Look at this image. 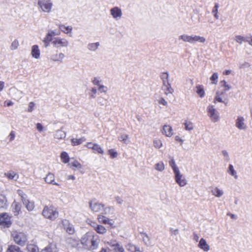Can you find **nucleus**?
<instances>
[{"instance_id": "obj_1", "label": "nucleus", "mask_w": 252, "mask_h": 252, "mask_svg": "<svg viewBox=\"0 0 252 252\" xmlns=\"http://www.w3.org/2000/svg\"><path fill=\"white\" fill-rule=\"evenodd\" d=\"M81 243L87 249L92 250H95L98 246V237L91 233H87L82 237Z\"/></svg>"}, {"instance_id": "obj_2", "label": "nucleus", "mask_w": 252, "mask_h": 252, "mask_svg": "<svg viewBox=\"0 0 252 252\" xmlns=\"http://www.w3.org/2000/svg\"><path fill=\"white\" fill-rule=\"evenodd\" d=\"M179 39L185 42H188L190 44H195L196 42L203 43L206 41V39L203 36H200L197 35H188L183 34L179 36Z\"/></svg>"}, {"instance_id": "obj_3", "label": "nucleus", "mask_w": 252, "mask_h": 252, "mask_svg": "<svg viewBox=\"0 0 252 252\" xmlns=\"http://www.w3.org/2000/svg\"><path fill=\"white\" fill-rule=\"evenodd\" d=\"M12 236L15 242L20 246L25 245L27 241L26 235L21 232L13 231L12 232Z\"/></svg>"}, {"instance_id": "obj_4", "label": "nucleus", "mask_w": 252, "mask_h": 252, "mask_svg": "<svg viewBox=\"0 0 252 252\" xmlns=\"http://www.w3.org/2000/svg\"><path fill=\"white\" fill-rule=\"evenodd\" d=\"M43 215L46 218L50 220H55L58 217V212L52 206L45 207L43 212Z\"/></svg>"}, {"instance_id": "obj_5", "label": "nucleus", "mask_w": 252, "mask_h": 252, "mask_svg": "<svg viewBox=\"0 0 252 252\" xmlns=\"http://www.w3.org/2000/svg\"><path fill=\"white\" fill-rule=\"evenodd\" d=\"M52 44L55 48L60 49L68 47L69 42L66 38L57 37L53 39Z\"/></svg>"}, {"instance_id": "obj_6", "label": "nucleus", "mask_w": 252, "mask_h": 252, "mask_svg": "<svg viewBox=\"0 0 252 252\" xmlns=\"http://www.w3.org/2000/svg\"><path fill=\"white\" fill-rule=\"evenodd\" d=\"M37 4L44 12L50 13L53 4L50 0H38Z\"/></svg>"}, {"instance_id": "obj_7", "label": "nucleus", "mask_w": 252, "mask_h": 252, "mask_svg": "<svg viewBox=\"0 0 252 252\" xmlns=\"http://www.w3.org/2000/svg\"><path fill=\"white\" fill-rule=\"evenodd\" d=\"M208 115L213 122H218L220 119L219 112L212 105H209L207 108Z\"/></svg>"}, {"instance_id": "obj_8", "label": "nucleus", "mask_w": 252, "mask_h": 252, "mask_svg": "<svg viewBox=\"0 0 252 252\" xmlns=\"http://www.w3.org/2000/svg\"><path fill=\"white\" fill-rule=\"evenodd\" d=\"M11 224V217L6 213H0V226L9 227Z\"/></svg>"}, {"instance_id": "obj_9", "label": "nucleus", "mask_w": 252, "mask_h": 252, "mask_svg": "<svg viewBox=\"0 0 252 252\" xmlns=\"http://www.w3.org/2000/svg\"><path fill=\"white\" fill-rule=\"evenodd\" d=\"M174 174L175 181L180 187H183L187 184L188 181L187 179L181 173L180 170L174 173Z\"/></svg>"}, {"instance_id": "obj_10", "label": "nucleus", "mask_w": 252, "mask_h": 252, "mask_svg": "<svg viewBox=\"0 0 252 252\" xmlns=\"http://www.w3.org/2000/svg\"><path fill=\"white\" fill-rule=\"evenodd\" d=\"M110 15L115 20H120L123 16L122 10L118 7H114L110 10Z\"/></svg>"}, {"instance_id": "obj_11", "label": "nucleus", "mask_w": 252, "mask_h": 252, "mask_svg": "<svg viewBox=\"0 0 252 252\" xmlns=\"http://www.w3.org/2000/svg\"><path fill=\"white\" fill-rule=\"evenodd\" d=\"M236 127L241 130H245L247 128V126L245 123V120L243 117L238 116L235 121Z\"/></svg>"}, {"instance_id": "obj_12", "label": "nucleus", "mask_w": 252, "mask_h": 252, "mask_svg": "<svg viewBox=\"0 0 252 252\" xmlns=\"http://www.w3.org/2000/svg\"><path fill=\"white\" fill-rule=\"evenodd\" d=\"M97 220L100 223L105 224H109L112 228H115L116 225L114 224V221L113 220H110L108 218L102 215H99L97 217Z\"/></svg>"}, {"instance_id": "obj_13", "label": "nucleus", "mask_w": 252, "mask_h": 252, "mask_svg": "<svg viewBox=\"0 0 252 252\" xmlns=\"http://www.w3.org/2000/svg\"><path fill=\"white\" fill-rule=\"evenodd\" d=\"M89 207L93 212L97 213L104 208V205L97 202L90 201L89 202Z\"/></svg>"}, {"instance_id": "obj_14", "label": "nucleus", "mask_w": 252, "mask_h": 252, "mask_svg": "<svg viewBox=\"0 0 252 252\" xmlns=\"http://www.w3.org/2000/svg\"><path fill=\"white\" fill-rule=\"evenodd\" d=\"M62 224L64 229L69 234H73L75 232V229L73 225L71 224L67 220H64L62 221Z\"/></svg>"}, {"instance_id": "obj_15", "label": "nucleus", "mask_w": 252, "mask_h": 252, "mask_svg": "<svg viewBox=\"0 0 252 252\" xmlns=\"http://www.w3.org/2000/svg\"><path fill=\"white\" fill-rule=\"evenodd\" d=\"M31 55L33 58L36 59H38L40 58V53L37 45H34L32 46Z\"/></svg>"}, {"instance_id": "obj_16", "label": "nucleus", "mask_w": 252, "mask_h": 252, "mask_svg": "<svg viewBox=\"0 0 252 252\" xmlns=\"http://www.w3.org/2000/svg\"><path fill=\"white\" fill-rule=\"evenodd\" d=\"M54 175L51 173H49L44 178L45 182L47 184H53L54 185L59 186V184L54 182Z\"/></svg>"}, {"instance_id": "obj_17", "label": "nucleus", "mask_w": 252, "mask_h": 252, "mask_svg": "<svg viewBox=\"0 0 252 252\" xmlns=\"http://www.w3.org/2000/svg\"><path fill=\"white\" fill-rule=\"evenodd\" d=\"M198 247L205 252H208L210 250L209 246L203 238L200 240Z\"/></svg>"}, {"instance_id": "obj_18", "label": "nucleus", "mask_w": 252, "mask_h": 252, "mask_svg": "<svg viewBox=\"0 0 252 252\" xmlns=\"http://www.w3.org/2000/svg\"><path fill=\"white\" fill-rule=\"evenodd\" d=\"M64 57L65 56L63 53H56L51 56V60L54 62H62Z\"/></svg>"}, {"instance_id": "obj_19", "label": "nucleus", "mask_w": 252, "mask_h": 252, "mask_svg": "<svg viewBox=\"0 0 252 252\" xmlns=\"http://www.w3.org/2000/svg\"><path fill=\"white\" fill-rule=\"evenodd\" d=\"M162 133L167 137H171L173 134V129L169 125H165L163 127Z\"/></svg>"}, {"instance_id": "obj_20", "label": "nucleus", "mask_w": 252, "mask_h": 252, "mask_svg": "<svg viewBox=\"0 0 252 252\" xmlns=\"http://www.w3.org/2000/svg\"><path fill=\"white\" fill-rule=\"evenodd\" d=\"M11 207L14 215H18L21 211V204L16 201H14L12 204Z\"/></svg>"}, {"instance_id": "obj_21", "label": "nucleus", "mask_w": 252, "mask_h": 252, "mask_svg": "<svg viewBox=\"0 0 252 252\" xmlns=\"http://www.w3.org/2000/svg\"><path fill=\"white\" fill-rule=\"evenodd\" d=\"M100 43L98 42L95 43H90L87 46V49L91 52H95L98 49Z\"/></svg>"}, {"instance_id": "obj_22", "label": "nucleus", "mask_w": 252, "mask_h": 252, "mask_svg": "<svg viewBox=\"0 0 252 252\" xmlns=\"http://www.w3.org/2000/svg\"><path fill=\"white\" fill-rule=\"evenodd\" d=\"M22 202L28 211H32L33 210L34 208V204L33 201H30L28 198H27Z\"/></svg>"}, {"instance_id": "obj_23", "label": "nucleus", "mask_w": 252, "mask_h": 252, "mask_svg": "<svg viewBox=\"0 0 252 252\" xmlns=\"http://www.w3.org/2000/svg\"><path fill=\"white\" fill-rule=\"evenodd\" d=\"M213 195L216 197H221L224 194V191L222 189L218 187H215L211 191Z\"/></svg>"}, {"instance_id": "obj_24", "label": "nucleus", "mask_w": 252, "mask_h": 252, "mask_svg": "<svg viewBox=\"0 0 252 252\" xmlns=\"http://www.w3.org/2000/svg\"><path fill=\"white\" fill-rule=\"evenodd\" d=\"M68 166L69 168H72L73 170H75L76 169L80 170L82 168V166L79 161L76 160H74L72 162H71L68 164Z\"/></svg>"}, {"instance_id": "obj_25", "label": "nucleus", "mask_w": 252, "mask_h": 252, "mask_svg": "<svg viewBox=\"0 0 252 252\" xmlns=\"http://www.w3.org/2000/svg\"><path fill=\"white\" fill-rule=\"evenodd\" d=\"M195 89L196 93L200 97L202 98L205 96V93L202 85H198L196 86Z\"/></svg>"}, {"instance_id": "obj_26", "label": "nucleus", "mask_w": 252, "mask_h": 252, "mask_svg": "<svg viewBox=\"0 0 252 252\" xmlns=\"http://www.w3.org/2000/svg\"><path fill=\"white\" fill-rule=\"evenodd\" d=\"M59 29L65 34H68L72 32V28L71 26H65L64 25H59Z\"/></svg>"}, {"instance_id": "obj_27", "label": "nucleus", "mask_w": 252, "mask_h": 252, "mask_svg": "<svg viewBox=\"0 0 252 252\" xmlns=\"http://www.w3.org/2000/svg\"><path fill=\"white\" fill-rule=\"evenodd\" d=\"M126 248L129 252H140V248L136 246L129 243L126 246Z\"/></svg>"}, {"instance_id": "obj_28", "label": "nucleus", "mask_w": 252, "mask_h": 252, "mask_svg": "<svg viewBox=\"0 0 252 252\" xmlns=\"http://www.w3.org/2000/svg\"><path fill=\"white\" fill-rule=\"evenodd\" d=\"M65 133L61 129L57 130L54 135V137L58 139H62L65 137Z\"/></svg>"}, {"instance_id": "obj_29", "label": "nucleus", "mask_w": 252, "mask_h": 252, "mask_svg": "<svg viewBox=\"0 0 252 252\" xmlns=\"http://www.w3.org/2000/svg\"><path fill=\"white\" fill-rule=\"evenodd\" d=\"M86 141V138L85 137H82L79 139L77 138H72L71 140V144L72 146H76L82 144L83 142Z\"/></svg>"}, {"instance_id": "obj_30", "label": "nucleus", "mask_w": 252, "mask_h": 252, "mask_svg": "<svg viewBox=\"0 0 252 252\" xmlns=\"http://www.w3.org/2000/svg\"><path fill=\"white\" fill-rule=\"evenodd\" d=\"M227 172L232 176L234 177V178L235 179H237L238 178L237 172L236 170L234 169V167L232 164L229 165Z\"/></svg>"}, {"instance_id": "obj_31", "label": "nucleus", "mask_w": 252, "mask_h": 252, "mask_svg": "<svg viewBox=\"0 0 252 252\" xmlns=\"http://www.w3.org/2000/svg\"><path fill=\"white\" fill-rule=\"evenodd\" d=\"M10 91L11 93L12 94L13 97L14 98V99H19L21 97V96H19V94H22V92L21 91H19L17 89L15 88H13L10 89Z\"/></svg>"}, {"instance_id": "obj_32", "label": "nucleus", "mask_w": 252, "mask_h": 252, "mask_svg": "<svg viewBox=\"0 0 252 252\" xmlns=\"http://www.w3.org/2000/svg\"><path fill=\"white\" fill-rule=\"evenodd\" d=\"M142 240H143L144 243L147 246H152V242H151V239L147 234H146V233L142 234Z\"/></svg>"}, {"instance_id": "obj_33", "label": "nucleus", "mask_w": 252, "mask_h": 252, "mask_svg": "<svg viewBox=\"0 0 252 252\" xmlns=\"http://www.w3.org/2000/svg\"><path fill=\"white\" fill-rule=\"evenodd\" d=\"M56 246L54 244H50L41 250V252H55Z\"/></svg>"}, {"instance_id": "obj_34", "label": "nucleus", "mask_w": 252, "mask_h": 252, "mask_svg": "<svg viewBox=\"0 0 252 252\" xmlns=\"http://www.w3.org/2000/svg\"><path fill=\"white\" fill-rule=\"evenodd\" d=\"M155 169L159 172H163L165 169V165L162 161L157 163L155 166Z\"/></svg>"}, {"instance_id": "obj_35", "label": "nucleus", "mask_w": 252, "mask_h": 252, "mask_svg": "<svg viewBox=\"0 0 252 252\" xmlns=\"http://www.w3.org/2000/svg\"><path fill=\"white\" fill-rule=\"evenodd\" d=\"M61 159L62 161L64 163H68L69 161V158L68 154L65 152H63L61 154Z\"/></svg>"}, {"instance_id": "obj_36", "label": "nucleus", "mask_w": 252, "mask_h": 252, "mask_svg": "<svg viewBox=\"0 0 252 252\" xmlns=\"http://www.w3.org/2000/svg\"><path fill=\"white\" fill-rule=\"evenodd\" d=\"M184 125L185 126V128L186 130L191 131L194 128V125L190 121H186L184 123Z\"/></svg>"}, {"instance_id": "obj_37", "label": "nucleus", "mask_w": 252, "mask_h": 252, "mask_svg": "<svg viewBox=\"0 0 252 252\" xmlns=\"http://www.w3.org/2000/svg\"><path fill=\"white\" fill-rule=\"evenodd\" d=\"M5 175L9 179L13 180L15 181H16L19 177L18 175L14 172H10L5 174Z\"/></svg>"}, {"instance_id": "obj_38", "label": "nucleus", "mask_w": 252, "mask_h": 252, "mask_svg": "<svg viewBox=\"0 0 252 252\" xmlns=\"http://www.w3.org/2000/svg\"><path fill=\"white\" fill-rule=\"evenodd\" d=\"M94 230L96 231L97 233L101 234H103L105 233L107 231V229L104 226L99 224L97 225Z\"/></svg>"}, {"instance_id": "obj_39", "label": "nucleus", "mask_w": 252, "mask_h": 252, "mask_svg": "<svg viewBox=\"0 0 252 252\" xmlns=\"http://www.w3.org/2000/svg\"><path fill=\"white\" fill-rule=\"evenodd\" d=\"M6 252H22L20 249L14 245H10L9 246L8 249H7Z\"/></svg>"}, {"instance_id": "obj_40", "label": "nucleus", "mask_w": 252, "mask_h": 252, "mask_svg": "<svg viewBox=\"0 0 252 252\" xmlns=\"http://www.w3.org/2000/svg\"><path fill=\"white\" fill-rule=\"evenodd\" d=\"M169 74L167 72H163L161 75V78L163 84L167 85L169 84L168 81Z\"/></svg>"}, {"instance_id": "obj_41", "label": "nucleus", "mask_w": 252, "mask_h": 252, "mask_svg": "<svg viewBox=\"0 0 252 252\" xmlns=\"http://www.w3.org/2000/svg\"><path fill=\"white\" fill-rule=\"evenodd\" d=\"M66 243L71 247H75L78 244V241L75 238L69 237L66 239Z\"/></svg>"}, {"instance_id": "obj_42", "label": "nucleus", "mask_w": 252, "mask_h": 252, "mask_svg": "<svg viewBox=\"0 0 252 252\" xmlns=\"http://www.w3.org/2000/svg\"><path fill=\"white\" fill-rule=\"evenodd\" d=\"M93 150L94 151V153L101 155H103L104 153V150L102 149V147L96 143L95 145H94Z\"/></svg>"}, {"instance_id": "obj_43", "label": "nucleus", "mask_w": 252, "mask_h": 252, "mask_svg": "<svg viewBox=\"0 0 252 252\" xmlns=\"http://www.w3.org/2000/svg\"><path fill=\"white\" fill-rule=\"evenodd\" d=\"M7 199L4 195H0V209L4 208L6 206Z\"/></svg>"}, {"instance_id": "obj_44", "label": "nucleus", "mask_w": 252, "mask_h": 252, "mask_svg": "<svg viewBox=\"0 0 252 252\" xmlns=\"http://www.w3.org/2000/svg\"><path fill=\"white\" fill-rule=\"evenodd\" d=\"M169 165L173 170L174 173L179 171L178 167L176 166L175 160L172 158L169 161Z\"/></svg>"}, {"instance_id": "obj_45", "label": "nucleus", "mask_w": 252, "mask_h": 252, "mask_svg": "<svg viewBox=\"0 0 252 252\" xmlns=\"http://www.w3.org/2000/svg\"><path fill=\"white\" fill-rule=\"evenodd\" d=\"M113 251L114 252H126L123 247L119 243L113 248Z\"/></svg>"}, {"instance_id": "obj_46", "label": "nucleus", "mask_w": 252, "mask_h": 252, "mask_svg": "<svg viewBox=\"0 0 252 252\" xmlns=\"http://www.w3.org/2000/svg\"><path fill=\"white\" fill-rule=\"evenodd\" d=\"M19 46V41L17 39H15L12 42L10 48L11 50H15L18 49Z\"/></svg>"}, {"instance_id": "obj_47", "label": "nucleus", "mask_w": 252, "mask_h": 252, "mask_svg": "<svg viewBox=\"0 0 252 252\" xmlns=\"http://www.w3.org/2000/svg\"><path fill=\"white\" fill-rule=\"evenodd\" d=\"M114 209L113 207L108 206L104 209V215H112L114 214Z\"/></svg>"}, {"instance_id": "obj_48", "label": "nucleus", "mask_w": 252, "mask_h": 252, "mask_svg": "<svg viewBox=\"0 0 252 252\" xmlns=\"http://www.w3.org/2000/svg\"><path fill=\"white\" fill-rule=\"evenodd\" d=\"M154 147L157 149H159L162 146V143L159 139H155L153 141Z\"/></svg>"}, {"instance_id": "obj_49", "label": "nucleus", "mask_w": 252, "mask_h": 252, "mask_svg": "<svg viewBox=\"0 0 252 252\" xmlns=\"http://www.w3.org/2000/svg\"><path fill=\"white\" fill-rule=\"evenodd\" d=\"M251 66V64L248 62H243L242 63H240L239 64V68L240 69L246 70L249 68H250Z\"/></svg>"}, {"instance_id": "obj_50", "label": "nucleus", "mask_w": 252, "mask_h": 252, "mask_svg": "<svg viewBox=\"0 0 252 252\" xmlns=\"http://www.w3.org/2000/svg\"><path fill=\"white\" fill-rule=\"evenodd\" d=\"M218 8L219 4L218 3H216L212 10V13L214 14V16L216 19H218L219 18V15L218 14Z\"/></svg>"}, {"instance_id": "obj_51", "label": "nucleus", "mask_w": 252, "mask_h": 252, "mask_svg": "<svg viewBox=\"0 0 252 252\" xmlns=\"http://www.w3.org/2000/svg\"><path fill=\"white\" fill-rule=\"evenodd\" d=\"M53 39L50 36H48V35L46 34L43 41L44 43V45L46 47H48L49 45L50 41H52Z\"/></svg>"}, {"instance_id": "obj_52", "label": "nucleus", "mask_w": 252, "mask_h": 252, "mask_svg": "<svg viewBox=\"0 0 252 252\" xmlns=\"http://www.w3.org/2000/svg\"><path fill=\"white\" fill-rule=\"evenodd\" d=\"M234 40L236 41V42L239 43L240 44H241L243 43V42L246 41L245 40L244 37L241 35L235 36Z\"/></svg>"}, {"instance_id": "obj_53", "label": "nucleus", "mask_w": 252, "mask_h": 252, "mask_svg": "<svg viewBox=\"0 0 252 252\" xmlns=\"http://www.w3.org/2000/svg\"><path fill=\"white\" fill-rule=\"evenodd\" d=\"M169 232L171 236H177L179 233V229L178 228H170Z\"/></svg>"}, {"instance_id": "obj_54", "label": "nucleus", "mask_w": 252, "mask_h": 252, "mask_svg": "<svg viewBox=\"0 0 252 252\" xmlns=\"http://www.w3.org/2000/svg\"><path fill=\"white\" fill-rule=\"evenodd\" d=\"M17 193L21 197L22 202L28 198L27 195L21 189L17 190Z\"/></svg>"}, {"instance_id": "obj_55", "label": "nucleus", "mask_w": 252, "mask_h": 252, "mask_svg": "<svg viewBox=\"0 0 252 252\" xmlns=\"http://www.w3.org/2000/svg\"><path fill=\"white\" fill-rule=\"evenodd\" d=\"M35 107V104L34 102L32 101L30 102L28 104V112H32Z\"/></svg>"}, {"instance_id": "obj_56", "label": "nucleus", "mask_w": 252, "mask_h": 252, "mask_svg": "<svg viewBox=\"0 0 252 252\" xmlns=\"http://www.w3.org/2000/svg\"><path fill=\"white\" fill-rule=\"evenodd\" d=\"M218 74L217 73H214L210 79L212 81V84H216L218 82Z\"/></svg>"}, {"instance_id": "obj_57", "label": "nucleus", "mask_w": 252, "mask_h": 252, "mask_svg": "<svg viewBox=\"0 0 252 252\" xmlns=\"http://www.w3.org/2000/svg\"><path fill=\"white\" fill-rule=\"evenodd\" d=\"M166 85L168 87V88L167 89H164V91H165V94L166 95H167L169 94H172L173 93L174 90L171 88V85L169 83V84H167V85Z\"/></svg>"}, {"instance_id": "obj_58", "label": "nucleus", "mask_w": 252, "mask_h": 252, "mask_svg": "<svg viewBox=\"0 0 252 252\" xmlns=\"http://www.w3.org/2000/svg\"><path fill=\"white\" fill-rule=\"evenodd\" d=\"M119 140L120 141L123 142L124 143H126V140L128 138V135L126 134H123L119 137Z\"/></svg>"}, {"instance_id": "obj_59", "label": "nucleus", "mask_w": 252, "mask_h": 252, "mask_svg": "<svg viewBox=\"0 0 252 252\" xmlns=\"http://www.w3.org/2000/svg\"><path fill=\"white\" fill-rule=\"evenodd\" d=\"M109 155L111 158H115L118 156V153L114 149H110L108 150Z\"/></svg>"}, {"instance_id": "obj_60", "label": "nucleus", "mask_w": 252, "mask_h": 252, "mask_svg": "<svg viewBox=\"0 0 252 252\" xmlns=\"http://www.w3.org/2000/svg\"><path fill=\"white\" fill-rule=\"evenodd\" d=\"M217 102H222L223 100L221 97H220V94L219 93H217L216 94V96L214 98V102L216 103Z\"/></svg>"}, {"instance_id": "obj_61", "label": "nucleus", "mask_w": 252, "mask_h": 252, "mask_svg": "<svg viewBox=\"0 0 252 252\" xmlns=\"http://www.w3.org/2000/svg\"><path fill=\"white\" fill-rule=\"evenodd\" d=\"M98 89L100 91V93H106L108 91V88L107 87L100 84L98 86Z\"/></svg>"}, {"instance_id": "obj_62", "label": "nucleus", "mask_w": 252, "mask_h": 252, "mask_svg": "<svg viewBox=\"0 0 252 252\" xmlns=\"http://www.w3.org/2000/svg\"><path fill=\"white\" fill-rule=\"evenodd\" d=\"M105 243L109 245L112 248H113L117 244H118V243L115 240H112L110 241L106 242Z\"/></svg>"}, {"instance_id": "obj_63", "label": "nucleus", "mask_w": 252, "mask_h": 252, "mask_svg": "<svg viewBox=\"0 0 252 252\" xmlns=\"http://www.w3.org/2000/svg\"><path fill=\"white\" fill-rule=\"evenodd\" d=\"M27 249L29 252H37V248L36 246L33 245H29L27 247Z\"/></svg>"}, {"instance_id": "obj_64", "label": "nucleus", "mask_w": 252, "mask_h": 252, "mask_svg": "<svg viewBox=\"0 0 252 252\" xmlns=\"http://www.w3.org/2000/svg\"><path fill=\"white\" fill-rule=\"evenodd\" d=\"M92 82L94 85L97 86V87L100 85L101 80L97 77H94L92 80Z\"/></svg>"}]
</instances>
